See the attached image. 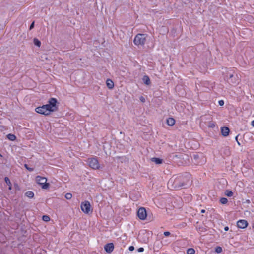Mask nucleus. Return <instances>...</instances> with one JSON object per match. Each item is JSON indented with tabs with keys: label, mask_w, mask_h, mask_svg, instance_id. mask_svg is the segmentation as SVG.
<instances>
[{
	"label": "nucleus",
	"mask_w": 254,
	"mask_h": 254,
	"mask_svg": "<svg viewBox=\"0 0 254 254\" xmlns=\"http://www.w3.org/2000/svg\"><path fill=\"white\" fill-rule=\"evenodd\" d=\"M42 220L45 222H48L50 220V218L48 215H43L42 216Z\"/></svg>",
	"instance_id": "b1692460"
},
{
	"label": "nucleus",
	"mask_w": 254,
	"mask_h": 254,
	"mask_svg": "<svg viewBox=\"0 0 254 254\" xmlns=\"http://www.w3.org/2000/svg\"><path fill=\"white\" fill-rule=\"evenodd\" d=\"M227 76H228V82H230L232 83H235V82L232 79L234 77V75L233 74L228 73Z\"/></svg>",
	"instance_id": "412c9836"
},
{
	"label": "nucleus",
	"mask_w": 254,
	"mask_h": 254,
	"mask_svg": "<svg viewBox=\"0 0 254 254\" xmlns=\"http://www.w3.org/2000/svg\"><path fill=\"white\" fill-rule=\"evenodd\" d=\"M183 156V155L181 154H176L175 153H172V155L170 156V157L173 159H174L176 158H182Z\"/></svg>",
	"instance_id": "a211bd4d"
},
{
	"label": "nucleus",
	"mask_w": 254,
	"mask_h": 254,
	"mask_svg": "<svg viewBox=\"0 0 254 254\" xmlns=\"http://www.w3.org/2000/svg\"><path fill=\"white\" fill-rule=\"evenodd\" d=\"M193 157L194 159H196L198 157V155H194Z\"/></svg>",
	"instance_id": "58836bf2"
},
{
	"label": "nucleus",
	"mask_w": 254,
	"mask_h": 254,
	"mask_svg": "<svg viewBox=\"0 0 254 254\" xmlns=\"http://www.w3.org/2000/svg\"><path fill=\"white\" fill-rule=\"evenodd\" d=\"M106 85L107 87L110 89H112L114 88V84L111 79H108L106 81Z\"/></svg>",
	"instance_id": "f8f14e48"
},
{
	"label": "nucleus",
	"mask_w": 254,
	"mask_h": 254,
	"mask_svg": "<svg viewBox=\"0 0 254 254\" xmlns=\"http://www.w3.org/2000/svg\"><path fill=\"white\" fill-rule=\"evenodd\" d=\"M36 182L41 185L43 189H48L50 187V184L47 183V179L45 177L37 176L36 177Z\"/></svg>",
	"instance_id": "20e7f679"
},
{
	"label": "nucleus",
	"mask_w": 254,
	"mask_h": 254,
	"mask_svg": "<svg viewBox=\"0 0 254 254\" xmlns=\"http://www.w3.org/2000/svg\"><path fill=\"white\" fill-rule=\"evenodd\" d=\"M218 104L220 106H222L223 105H224V102L223 100H219V102H218Z\"/></svg>",
	"instance_id": "7c9ffc66"
},
{
	"label": "nucleus",
	"mask_w": 254,
	"mask_h": 254,
	"mask_svg": "<svg viewBox=\"0 0 254 254\" xmlns=\"http://www.w3.org/2000/svg\"><path fill=\"white\" fill-rule=\"evenodd\" d=\"M220 202L222 204H226L228 202V200L225 197H222L220 199Z\"/></svg>",
	"instance_id": "5701e85b"
},
{
	"label": "nucleus",
	"mask_w": 254,
	"mask_h": 254,
	"mask_svg": "<svg viewBox=\"0 0 254 254\" xmlns=\"http://www.w3.org/2000/svg\"><path fill=\"white\" fill-rule=\"evenodd\" d=\"M4 181H5V183H6V184L8 186V190H12V185H11L10 180L9 179V178L7 177H5L4 178Z\"/></svg>",
	"instance_id": "2eb2a0df"
},
{
	"label": "nucleus",
	"mask_w": 254,
	"mask_h": 254,
	"mask_svg": "<svg viewBox=\"0 0 254 254\" xmlns=\"http://www.w3.org/2000/svg\"><path fill=\"white\" fill-rule=\"evenodd\" d=\"M170 234H170V232H169V231H165V232H164V236H166V237H167V236H170Z\"/></svg>",
	"instance_id": "473e14b6"
},
{
	"label": "nucleus",
	"mask_w": 254,
	"mask_h": 254,
	"mask_svg": "<svg viewBox=\"0 0 254 254\" xmlns=\"http://www.w3.org/2000/svg\"><path fill=\"white\" fill-rule=\"evenodd\" d=\"M151 160L156 164H161L163 163V159L160 158L153 157L151 158Z\"/></svg>",
	"instance_id": "ddd939ff"
},
{
	"label": "nucleus",
	"mask_w": 254,
	"mask_h": 254,
	"mask_svg": "<svg viewBox=\"0 0 254 254\" xmlns=\"http://www.w3.org/2000/svg\"><path fill=\"white\" fill-rule=\"evenodd\" d=\"M228 230H229V227L228 226H225L224 227V230L225 231H228Z\"/></svg>",
	"instance_id": "4c0bfd02"
},
{
	"label": "nucleus",
	"mask_w": 254,
	"mask_h": 254,
	"mask_svg": "<svg viewBox=\"0 0 254 254\" xmlns=\"http://www.w3.org/2000/svg\"><path fill=\"white\" fill-rule=\"evenodd\" d=\"M251 125L252 126L254 127V120L252 121Z\"/></svg>",
	"instance_id": "ea45409f"
},
{
	"label": "nucleus",
	"mask_w": 254,
	"mask_h": 254,
	"mask_svg": "<svg viewBox=\"0 0 254 254\" xmlns=\"http://www.w3.org/2000/svg\"><path fill=\"white\" fill-rule=\"evenodd\" d=\"M190 176L188 173L177 176H173L168 182V188L171 190H180L189 187L192 182L190 180Z\"/></svg>",
	"instance_id": "f257e3e1"
},
{
	"label": "nucleus",
	"mask_w": 254,
	"mask_h": 254,
	"mask_svg": "<svg viewBox=\"0 0 254 254\" xmlns=\"http://www.w3.org/2000/svg\"><path fill=\"white\" fill-rule=\"evenodd\" d=\"M215 251L217 253H221L222 252V248L220 246H217Z\"/></svg>",
	"instance_id": "393cba45"
},
{
	"label": "nucleus",
	"mask_w": 254,
	"mask_h": 254,
	"mask_svg": "<svg viewBox=\"0 0 254 254\" xmlns=\"http://www.w3.org/2000/svg\"><path fill=\"white\" fill-rule=\"evenodd\" d=\"M58 102L55 98L49 99L48 103L35 108V112L45 116L49 115L51 112L57 111L58 109Z\"/></svg>",
	"instance_id": "f03ea898"
},
{
	"label": "nucleus",
	"mask_w": 254,
	"mask_h": 254,
	"mask_svg": "<svg viewBox=\"0 0 254 254\" xmlns=\"http://www.w3.org/2000/svg\"><path fill=\"white\" fill-rule=\"evenodd\" d=\"M114 248V245L113 243H108L104 246L105 251L109 254H110L113 252Z\"/></svg>",
	"instance_id": "1a4fd4ad"
},
{
	"label": "nucleus",
	"mask_w": 254,
	"mask_h": 254,
	"mask_svg": "<svg viewBox=\"0 0 254 254\" xmlns=\"http://www.w3.org/2000/svg\"><path fill=\"white\" fill-rule=\"evenodd\" d=\"M225 194L228 197H231L233 195V192L229 190H227L225 192Z\"/></svg>",
	"instance_id": "aec40b11"
},
{
	"label": "nucleus",
	"mask_w": 254,
	"mask_h": 254,
	"mask_svg": "<svg viewBox=\"0 0 254 254\" xmlns=\"http://www.w3.org/2000/svg\"><path fill=\"white\" fill-rule=\"evenodd\" d=\"M65 197L67 199H70L72 198V194L70 193H67L65 195Z\"/></svg>",
	"instance_id": "bb28decb"
},
{
	"label": "nucleus",
	"mask_w": 254,
	"mask_h": 254,
	"mask_svg": "<svg viewBox=\"0 0 254 254\" xmlns=\"http://www.w3.org/2000/svg\"><path fill=\"white\" fill-rule=\"evenodd\" d=\"M147 37L146 34H137L133 40L135 45L137 46L141 45L143 46L146 42V38Z\"/></svg>",
	"instance_id": "7ed1b4c3"
},
{
	"label": "nucleus",
	"mask_w": 254,
	"mask_h": 254,
	"mask_svg": "<svg viewBox=\"0 0 254 254\" xmlns=\"http://www.w3.org/2000/svg\"><path fill=\"white\" fill-rule=\"evenodd\" d=\"M25 195L29 198H32L34 196V194L33 191L29 190L25 192Z\"/></svg>",
	"instance_id": "dca6fc26"
},
{
	"label": "nucleus",
	"mask_w": 254,
	"mask_h": 254,
	"mask_svg": "<svg viewBox=\"0 0 254 254\" xmlns=\"http://www.w3.org/2000/svg\"><path fill=\"white\" fill-rule=\"evenodd\" d=\"M14 187H15V189L16 190H20L19 186H18V185L17 183H15L14 184Z\"/></svg>",
	"instance_id": "2f4dec72"
},
{
	"label": "nucleus",
	"mask_w": 254,
	"mask_h": 254,
	"mask_svg": "<svg viewBox=\"0 0 254 254\" xmlns=\"http://www.w3.org/2000/svg\"><path fill=\"white\" fill-rule=\"evenodd\" d=\"M34 25H35V21H33L30 25V27H29V30H32L33 28H34Z\"/></svg>",
	"instance_id": "c85d7f7f"
},
{
	"label": "nucleus",
	"mask_w": 254,
	"mask_h": 254,
	"mask_svg": "<svg viewBox=\"0 0 254 254\" xmlns=\"http://www.w3.org/2000/svg\"><path fill=\"white\" fill-rule=\"evenodd\" d=\"M246 203H250V200H249V199H248V200H246Z\"/></svg>",
	"instance_id": "79ce46f5"
},
{
	"label": "nucleus",
	"mask_w": 254,
	"mask_h": 254,
	"mask_svg": "<svg viewBox=\"0 0 254 254\" xmlns=\"http://www.w3.org/2000/svg\"><path fill=\"white\" fill-rule=\"evenodd\" d=\"M248 225V222L244 219H241L237 221V226L239 228L244 229Z\"/></svg>",
	"instance_id": "6e6552de"
},
{
	"label": "nucleus",
	"mask_w": 254,
	"mask_h": 254,
	"mask_svg": "<svg viewBox=\"0 0 254 254\" xmlns=\"http://www.w3.org/2000/svg\"><path fill=\"white\" fill-rule=\"evenodd\" d=\"M137 216L141 220H145L147 217V212L145 208L140 207L137 211Z\"/></svg>",
	"instance_id": "0eeeda50"
},
{
	"label": "nucleus",
	"mask_w": 254,
	"mask_h": 254,
	"mask_svg": "<svg viewBox=\"0 0 254 254\" xmlns=\"http://www.w3.org/2000/svg\"><path fill=\"white\" fill-rule=\"evenodd\" d=\"M205 212V210L204 209H202L201 210V213H204Z\"/></svg>",
	"instance_id": "a19ab883"
},
{
	"label": "nucleus",
	"mask_w": 254,
	"mask_h": 254,
	"mask_svg": "<svg viewBox=\"0 0 254 254\" xmlns=\"http://www.w3.org/2000/svg\"><path fill=\"white\" fill-rule=\"evenodd\" d=\"M87 162L90 167L93 169H99L100 167V164L96 158H89Z\"/></svg>",
	"instance_id": "39448f33"
},
{
	"label": "nucleus",
	"mask_w": 254,
	"mask_h": 254,
	"mask_svg": "<svg viewBox=\"0 0 254 254\" xmlns=\"http://www.w3.org/2000/svg\"><path fill=\"white\" fill-rule=\"evenodd\" d=\"M0 157H2V155L0 153Z\"/></svg>",
	"instance_id": "c03bdc74"
},
{
	"label": "nucleus",
	"mask_w": 254,
	"mask_h": 254,
	"mask_svg": "<svg viewBox=\"0 0 254 254\" xmlns=\"http://www.w3.org/2000/svg\"><path fill=\"white\" fill-rule=\"evenodd\" d=\"M33 43H34V45L37 47H40L41 44L40 41L36 38H35L33 39Z\"/></svg>",
	"instance_id": "6ab92c4d"
},
{
	"label": "nucleus",
	"mask_w": 254,
	"mask_h": 254,
	"mask_svg": "<svg viewBox=\"0 0 254 254\" xmlns=\"http://www.w3.org/2000/svg\"><path fill=\"white\" fill-rule=\"evenodd\" d=\"M221 132L222 133V135L226 137L229 135V133L230 132V129L228 127L224 126L222 127L221 128Z\"/></svg>",
	"instance_id": "9d476101"
},
{
	"label": "nucleus",
	"mask_w": 254,
	"mask_h": 254,
	"mask_svg": "<svg viewBox=\"0 0 254 254\" xmlns=\"http://www.w3.org/2000/svg\"><path fill=\"white\" fill-rule=\"evenodd\" d=\"M139 99L142 102H144L145 101V99L143 96H141Z\"/></svg>",
	"instance_id": "e433bc0d"
},
{
	"label": "nucleus",
	"mask_w": 254,
	"mask_h": 254,
	"mask_svg": "<svg viewBox=\"0 0 254 254\" xmlns=\"http://www.w3.org/2000/svg\"><path fill=\"white\" fill-rule=\"evenodd\" d=\"M81 210L86 214L92 212L91 211V205L88 201H85L81 204Z\"/></svg>",
	"instance_id": "423d86ee"
},
{
	"label": "nucleus",
	"mask_w": 254,
	"mask_h": 254,
	"mask_svg": "<svg viewBox=\"0 0 254 254\" xmlns=\"http://www.w3.org/2000/svg\"><path fill=\"white\" fill-rule=\"evenodd\" d=\"M166 123L168 125L172 126L175 123V120L173 118H168L166 120Z\"/></svg>",
	"instance_id": "4468645a"
},
{
	"label": "nucleus",
	"mask_w": 254,
	"mask_h": 254,
	"mask_svg": "<svg viewBox=\"0 0 254 254\" xmlns=\"http://www.w3.org/2000/svg\"><path fill=\"white\" fill-rule=\"evenodd\" d=\"M137 251L138 252H142L144 251V248H142V247H140V248H139L138 249H137Z\"/></svg>",
	"instance_id": "72a5a7b5"
},
{
	"label": "nucleus",
	"mask_w": 254,
	"mask_h": 254,
	"mask_svg": "<svg viewBox=\"0 0 254 254\" xmlns=\"http://www.w3.org/2000/svg\"><path fill=\"white\" fill-rule=\"evenodd\" d=\"M252 228H253V229H254V223L253 224Z\"/></svg>",
	"instance_id": "37998d69"
},
{
	"label": "nucleus",
	"mask_w": 254,
	"mask_h": 254,
	"mask_svg": "<svg viewBox=\"0 0 254 254\" xmlns=\"http://www.w3.org/2000/svg\"><path fill=\"white\" fill-rule=\"evenodd\" d=\"M208 127L211 128H214L215 127V124L213 122H210L208 125Z\"/></svg>",
	"instance_id": "cd10ccee"
},
{
	"label": "nucleus",
	"mask_w": 254,
	"mask_h": 254,
	"mask_svg": "<svg viewBox=\"0 0 254 254\" xmlns=\"http://www.w3.org/2000/svg\"><path fill=\"white\" fill-rule=\"evenodd\" d=\"M244 136H248L252 138L253 134L251 133H246L244 134Z\"/></svg>",
	"instance_id": "c756f323"
},
{
	"label": "nucleus",
	"mask_w": 254,
	"mask_h": 254,
	"mask_svg": "<svg viewBox=\"0 0 254 254\" xmlns=\"http://www.w3.org/2000/svg\"><path fill=\"white\" fill-rule=\"evenodd\" d=\"M128 249L130 251H133L134 250V247L133 246H130Z\"/></svg>",
	"instance_id": "c9c22d12"
},
{
	"label": "nucleus",
	"mask_w": 254,
	"mask_h": 254,
	"mask_svg": "<svg viewBox=\"0 0 254 254\" xmlns=\"http://www.w3.org/2000/svg\"><path fill=\"white\" fill-rule=\"evenodd\" d=\"M142 81L145 85H149L151 84L150 79L148 76L144 75L142 78Z\"/></svg>",
	"instance_id": "9b49d317"
},
{
	"label": "nucleus",
	"mask_w": 254,
	"mask_h": 254,
	"mask_svg": "<svg viewBox=\"0 0 254 254\" xmlns=\"http://www.w3.org/2000/svg\"><path fill=\"white\" fill-rule=\"evenodd\" d=\"M24 166L27 170H28L30 172H32L34 170V168L29 167L28 165L26 164H25Z\"/></svg>",
	"instance_id": "a878e982"
},
{
	"label": "nucleus",
	"mask_w": 254,
	"mask_h": 254,
	"mask_svg": "<svg viewBox=\"0 0 254 254\" xmlns=\"http://www.w3.org/2000/svg\"><path fill=\"white\" fill-rule=\"evenodd\" d=\"M6 137L7 139H8L9 140L11 141H14L16 139V137L15 135L9 133L6 135Z\"/></svg>",
	"instance_id": "f3484780"
},
{
	"label": "nucleus",
	"mask_w": 254,
	"mask_h": 254,
	"mask_svg": "<svg viewBox=\"0 0 254 254\" xmlns=\"http://www.w3.org/2000/svg\"><path fill=\"white\" fill-rule=\"evenodd\" d=\"M239 135H237L236 137H235V140L236 141H237L238 144L240 146L241 145V144L238 141V136H239Z\"/></svg>",
	"instance_id": "f704fd0d"
},
{
	"label": "nucleus",
	"mask_w": 254,
	"mask_h": 254,
	"mask_svg": "<svg viewBox=\"0 0 254 254\" xmlns=\"http://www.w3.org/2000/svg\"><path fill=\"white\" fill-rule=\"evenodd\" d=\"M195 250L193 248H189L187 251V254H194Z\"/></svg>",
	"instance_id": "4be33fe9"
}]
</instances>
